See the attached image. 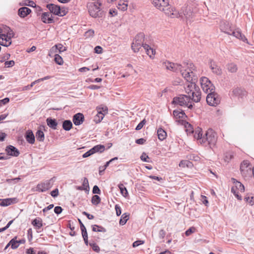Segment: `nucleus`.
<instances>
[{"label": "nucleus", "instance_id": "nucleus-1", "mask_svg": "<svg viewBox=\"0 0 254 254\" xmlns=\"http://www.w3.org/2000/svg\"><path fill=\"white\" fill-rule=\"evenodd\" d=\"M152 3L155 7L164 12L171 18L178 17L179 13L173 8L171 7L169 3V0H152Z\"/></svg>", "mask_w": 254, "mask_h": 254}, {"label": "nucleus", "instance_id": "nucleus-2", "mask_svg": "<svg viewBox=\"0 0 254 254\" xmlns=\"http://www.w3.org/2000/svg\"><path fill=\"white\" fill-rule=\"evenodd\" d=\"M185 91L191 100L195 102H198L201 99V93L198 87H196L194 82H189L185 87Z\"/></svg>", "mask_w": 254, "mask_h": 254}, {"label": "nucleus", "instance_id": "nucleus-3", "mask_svg": "<svg viewBox=\"0 0 254 254\" xmlns=\"http://www.w3.org/2000/svg\"><path fill=\"white\" fill-rule=\"evenodd\" d=\"M191 100L187 95H180L179 96L174 98L172 103L191 109L193 107V105L191 104Z\"/></svg>", "mask_w": 254, "mask_h": 254}, {"label": "nucleus", "instance_id": "nucleus-4", "mask_svg": "<svg viewBox=\"0 0 254 254\" xmlns=\"http://www.w3.org/2000/svg\"><path fill=\"white\" fill-rule=\"evenodd\" d=\"M144 38L145 35L143 33H139L135 36L131 44V49L134 52H138L141 47H143Z\"/></svg>", "mask_w": 254, "mask_h": 254}, {"label": "nucleus", "instance_id": "nucleus-5", "mask_svg": "<svg viewBox=\"0 0 254 254\" xmlns=\"http://www.w3.org/2000/svg\"><path fill=\"white\" fill-rule=\"evenodd\" d=\"M205 136V143L207 142L210 148H212L217 142V136L216 133L213 129H209L206 131Z\"/></svg>", "mask_w": 254, "mask_h": 254}, {"label": "nucleus", "instance_id": "nucleus-6", "mask_svg": "<svg viewBox=\"0 0 254 254\" xmlns=\"http://www.w3.org/2000/svg\"><path fill=\"white\" fill-rule=\"evenodd\" d=\"M200 83L203 91L206 93H208L215 90L214 86L206 77L201 78Z\"/></svg>", "mask_w": 254, "mask_h": 254}, {"label": "nucleus", "instance_id": "nucleus-7", "mask_svg": "<svg viewBox=\"0 0 254 254\" xmlns=\"http://www.w3.org/2000/svg\"><path fill=\"white\" fill-rule=\"evenodd\" d=\"M206 102L210 106H216L220 103V98L214 90L208 93L206 97Z\"/></svg>", "mask_w": 254, "mask_h": 254}, {"label": "nucleus", "instance_id": "nucleus-8", "mask_svg": "<svg viewBox=\"0 0 254 254\" xmlns=\"http://www.w3.org/2000/svg\"><path fill=\"white\" fill-rule=\"evenodd\" d=\"M88 12L93 17H101L103 12L101 11L99 6L95 4H91L88 6Z\"/></svg>", "mask_w": 254, "mask_h": 254}, {"label": "nucleus", "instance_id": "nucleus-9", "mask_svg": "<svg viewBox=\"0 0 254 254\" xmlns=\"http://www.w3.org/2000/svg\"><path fill=\"white\" fill-rule=\"evenodd\" d=\"M179 15L177 17L183 16L187 20H190L192 18L194 15V13L192 8L190 6H186L183 7L182 11L180 12H178Z\"/></svg>", "mask_w": 254, "mask_h": 254}, {"label": "nucleus", "instance_id": "nucleus-10", "mask_svg": "<svg viewBox=\"0 0 254 254\" xmlns=\"http://www.w3.org/2000/svg\"><path fill=\"white\" fill-rule=\"evenodd\" d=\"M163 65L168 70H170L174 72H177L178 71H182V65L181 64L166 61L163 63Z\"/></svg>", "mask_w": 254, "mask_h": 254}, {"label": "nucleus", "instance_id": "nucleus-11", "mask_svg": "<svg viewBox=\"0 0 254 254\" xmlns=\"http://www.w3.org/2000/svg\"><path fill=\"white\" fill-rule=\"evenodd\" d=\"M52 179L38 184L36 187L37 190L44 192L49 190L52 187Z\"/></svg>", "mask_w": 254, "mask_h": 254}, {"label": "nucleus", "instance_id": "nucleus-12", "mask_svg": "<svg viewBox=\"0 0 254 254\" xmlns=\"http://www.w3.org/2000/svg\"><path fill=\"white\" fill-rule=\"evenodd\" d=\"M220 28L222 32L228 35L231 34L232 29L230 23L226 21H222L220 24Z\"/></svg>", "mask_w": 254, "mask_h": 254}, {"label": "nucleus", "instance_id": "nucleus-13", "mask_svg": "<svg viewBox=\"0 0 254 254\" xmlns=\"http://www.w3.org/2000/svg\"><path fill=\"white\" fill-rule=\"evenodd\" d=\"M65 51H66V49L63 46L62 44H56L53 47H52L50 50L49 56H51V54H55L58 52L61 53Z\"/></svg>", "mask_w": 254, "mask_h": 254}, {"label": "nucleus", "instance_id": "nucleus-14", "mask_svg": "<svg viewBox=\"0 0 254 254\" xmlns=\"http://www.w3.org/2000/svg\"><path fill=\"white\" fill-rule=\"evenodd\" d=\"M201 132V129L197 128L194 131V137L198 140L199 143L204 145L205 144V137L204 136L202 137V133Z\"/></svg>", "mask_w": 254, "mask_h": 254}, {"label": "nucleus", "instance_id": "nucleus-15", "mask_svg": "<svg viewBox=\"0 0 254 254\" xmlns=\"http://www.w3.org/2000/svg\"><path fill=\"white\" fill-rule=\"evenodd\" d=\"M5 151L8 155L15 157H17L20 154L19 150L12 145L7 146L6 147Z\"/></svg>", "mask_w": 254, "mask_h": 254}, {"label": "nucleus", "instance_id": "nucleus-16", "mask_svg": "<svg viewBox=\"0 0 254 254\" xmlns=\"http://www.w3.org/2000/svg\"><path fill=\"white\" fill-rule=\"evenodd\" d=\"M11 43V38L8 37L5 34H0V45L8 47Z\"/></svg>", "mask_w": 254, "mask_h": 254}, {"label": "nucleus", "instance_id": "nucleus-17", "mask_svg": "<svg viewBox=\"0 0 254 254\" xmlns=\"http://www.w3.org/2000/svg\"><path fill=\"white\" fill-rule=\"evenodd\" d=\"M84 121V117L81 113H77L73 117L72 121L75 126L80 125Z\"/></svg>", "mask_w": 254, "mask_h": 254}, {"label": "nucleus", "instance_id": "nucleus-18", "mask_svg": "<svg viewBox=\"0 0 254 254\" xmlns=\"http://www.w3.org/2000/svg\"><path fill=\"white\" fill-rule=\"evenodd\" d=\"M209 66L213 73L219 75H221L222 73V69L215 62L211 61L209 63Z\"/></svg>", "mask_w": 254, "mask_h": 254}, {"label": "nucleus", "instance_id": "nucleus-19", "mask_svg": "<svg viewBox=\"0 0 254 254\" xmlns=\"http://www.w3.org/2000/svg\"><path fill=\"white\" fill-rule=\"evenodd\" d=\"M41 20L45 23H52L54 22L52 14L49 12H44L41 15Z\"/></svg>", "mask_w": 254, "mask_h": 254}, {"label": "nucleus", "instance_id": "nucleus-20", "mask_svg": "<svg viewBox=\"0 0 254 254\" xmlns=\"http://www.w3.org/2000/svg\"><path fill=\"white\" fill-rule=\"evenodd\" d=\"M31 223L38 233L41 232L39 230L43 226L42 220L41 218L38 217L32 220Z\"/></svg>", "mask_w": 254, "mask_h": 254}, {"label": "nucleus", "instance_id": "nucleus-21", "mask_svg": "<svg viewBox=\"0 0 254 254\" xmlns=\"http://www.w3.org/2000/svg\"><path fill=\"white\" fill-rule=\"evenodd\" d=\"M47 7L50 11V13H53V14L58 15L60 14V7L55 5L54 4H48L47 5Z\"/></svg>", "mask_w": 254, "mask_h": 254}, {"label": "nucleus", "instance_id": "nucleus-22", "mask_svg": "<svg viewBox=\"0 0 254 254\" xmlns=\"http://www.w3.org/2000/svg\"><path fill=\"white\" fill-rule=\"evenodd\" d=\"M182 76L184 78L189 82H192L193 76H194L193 72L192 71L191 72L185 70L184 71H181Z\"/></svg>", "mask_w": 254, "mask_h": 254}, {"label": "nucleus", "instance_id": "nucleus-23", "mask_svg": "<svg viewBox=\"0 0 254 254\" xmlns=\"http://www.w3.org/2000/svg\"><path fill=\"white\" fill-rule=\"evenodd\" d=\"M31 10L30 8L27 7H22L20 8L18 11V15L22 18H24L28 15Z\"/></svg>", "mask_w": 254, "mask_h": 254}, {"label": "nucleus", "instance_id": "nucleus-24", "mask_svg": "<svg viewBox=\"0 0 254 254\" xmlns=\"http://www.w3.org/2000/svg\"><path fill=\"white\" fill-rule=\"evenodd\" d=\"M25 138L26 141L30 144H33L35 142V136L34 135L31 130H28L26 132Z\"/></svg>", "mask_w": 254, "mask_h": 254}, {"label": "nucleus", "instance_id": "nucleus-25", "mask_svg": "<svg viewBox=\"0 0 254 254\" xmlns=\"http://www.w3.org/2000/svg\"><path fill=\"white\" fill-rule=\"evenodd\" d=\"M230 35H233L234 37L240 39L243 41H245L247 40L246 37L243 35L241 32L238 29H236L235 30H232L231 34Z\"/></svg>", "mask_w": 254, "mask_h": 254}, {"label": "nucleus", "instance_id": "nucleus-26", "mask_svg": "<svg viewBox=\"0 0 254 254\" xmlns=\"http://www.w3.org/2000/svg\"><path fill=\"white\" fill-rule=\"evenodd\" d=\"M47 125L53 129H56L57 128L58 123L55 119L48 118L46 120Z\"/></svg>", "mask_w": 254, "mask_h": 254}, {"label": "nucleus", "instance_id": "nucleus-27", "mask_svg": "<svg viewBox=\"0 0 254 254\" xmlns=\"http://www.w3.org/2000/svg\"><path fill=\"white\" fill-rule=\"evenodd\" d=\"M226 68L229 72L236 73L238 70V66L234 63H229L226 64Z\"/></svg>", "mask_w": 254, "mask_h": 254}, {"label": "nucleus", "instance_id": "nucleus-28", "mask_svg": "<svg viewBox=\"0 0 254 254\" xmlns=\"http://www.w3.org/2000/svg\"><path fill=\"white\" fill-rule=\"evenodd\" d=\"M143 48L145 50L147 55H148L150 58L153 59L155 54V50L146 44H144Z\"/></svg>", "mask_w": 254, "mask_h": 254}, {"label": "nucleus", "instance_id": "nucleus-29", "mask_svg": "<svg viewBox=\"0 0 254 254\" xmlns=\"http://www.w3.org/2000/svg\"><path fill=\"white\" fill-rule=\"evenodd\" d=\"M249 166V163L248 161H243V162L241 164L240 169L242 174H246V173L249 169L248 168Z\"/></svg>", "mask_w": 254, "mask_h": 254}, {"label": "nucleus", "instance_id": "nucleus-30", "mask_svg": "<svg viewBox=\"0 0 254 254\" xmlns=\"http://www.w3.org/2000/svg\"><path fill=\"white\" fill-rule=\"evenodd\" d=\"M232 181L233 183L235 184V187H234L235 189L239 190L241 192H244L245 190V187L244 185L240 183V182L237 181L235 179L232 178Z\"/></svg>", "mask_w": 254, "mask_h": 254}, {"label": "nucleus", "instance_id": "nucleus-31", "mask_svg": "<svg viewBox=\"0 0 254 254\" xmlns=\"http://www.w3.org/2000/svg\"><path fill=\"white\" fill-rule=\"evenodd\" d=\"M157 135L158 139L161 141H163L166 138L167 133L162 128H159L157 130Z\"/></svg>", "mask_w": 254, "mask_h": 254}, {"label": "nucleus", "instance_id": "nucleus-32", "mask_svg": "<svg viewBox=\"0 0 254 254\" xmlns=\"http://www.w3.org/2000/svg\"><path fill=\"white\" fill-rule=\"evenodd\" d=\"M72 127V122L70 120H65L63 123V128L66 131L69 130Z\"/></svg>", "mask_w": 254, "mask_h": 254}, {"label": "nucleus", "instance_id": "nucleus-33", "mask_svg": "<svg viewBox=\"0 0 254 254\" xmlns=\"http://www.w3.org/2000/svg\"><path fill=\"white\" fill-rule=\"evenodd\" d=\"M13 198L0 199V205L6 206L10 205L13 202Z\"/></svg>", "mask_w": 254, "mask_h": 254}, {"label": "nucleus", "instance_id": "nucleus-34", "mask_svg": "<svg viewBox=\"0 0 254 254\" xmlns=\"http://www.w3.org/2000/svg\"><path fill=\"white\" fill-rule=\"evenodd\" d=\"M129 214L127 213H124L121 217L119 223L121 225H125L129 219Z\"/></svg>", "mask_w": 254, "mask_h": 254}, {"label": "nucleus", "instance_id": "nucleus-35", "mask_svg": "<svg viewBox=\"0 0 254 254\" xmlns=\"http://www.w3.org/2000/svg\"><path fill=\"white\" fill-rule=\"evenodd\" d=\"M117 7L118 9L122 11H125L127 9V2H126L123 0H120Z\"/></svg>", "mask_w": 254, "mask_h": 254}, {"label": "nucleus", "instance_id": "nucleus-36", "mask_svg": "<svg viewBox=\"0 0 254 254\" xmlns=\"http://www.w3.org/2000/svg\"><path fill=\"white\" fill-rule=\"evenodd\" d=\"M105 150V146L103 145H97L91 148L93 154L96 152H102Z\"/></svg>", "mask_w": 254, "mask_h": 254}, {"label": "nucleus", "instance_id": "nucleus-37", "mask_svg": "<svg viewBox=\"0 0 254 254\" xmlns=\"http://www.w3.org/2000/svg\"><path fill=\"white\" fill-rule=\"evenodd\" d=\"M36 136L37 139L39 141H43L45 139L44 133L41 130H38L36 133Z\"/></svg>", "mask_w": 254, "mask_h": 254}, {"label": "nucleus", "instance_id": "nucleus-38", "mask_svg": "<svg viewBox=\"0 0 254 254\" xmlns=\"http://www.w3.org/2000/svg\"><path fill=\"white\" fill-rule=\"evenodd\" d=\"M96 110L98 114H106L108 112V108L104 106H100L96 108Z\"/></svg>", "mask_w": 254, "mask_h": 254}, {"label": "nucleus", "instance_id": "nucleus-39", "mask_svg": "<svg viewBox=\"0 0 254 254\" xmlns=\"http://www.w3.org/2000/svg\"><path fill=\"white\" fill-rule=\"evenodd\" d=\"M118 187L122 194L124 196L126 197L128 195V192L126 188L122 184H119Z\"/></svg>", "mask_w": 254, "mask_h": 254}, {"label": "nucleus", "instance_id": "nucleus-40", "mask_svg": "<svg viewBox=\"0 0 254 254\" xmlns=\"http://www.w3.org/2000/svg\"><path fill=\"white\" fill-rule=\"evenodd\" d=\"M92 231L94 232H105L106 229L102 226H98L97 225H93L92 226Z\"/></svg>", "mask_w": 254, "mask_h": 254}, {"label": "nucleus", "instance_id": "nucleus-41", "mask_svg": "<svg viewBox=\"0 0 254 254\" xmlns=\"http://www.w3.org/2000/svg\"><path fill=\"white\" fill-rule=\"evenodd\" d=\"M242 93V90L239 87L235 88L232 91V95L234 96H239Z\"/></svg>", "mask_w": 254, "mask_h": 254}, {"label": "nucleus", "instance_id": "nucleus-42", "mask_svg": "<svg viewBox=\"0 0 254 254\" xmlns=\"http://www.w3.org/2000/svg\"><path fill=\"white\" fill-rule=\"evenodd\" d=\"M101 198L97 195H94L92 196L91 199V202L93 204L95 205H97L98 204L100 203Z\"/></svg>", "mask_w": 254, "mask_h": 254}, {"label": "nucleus", "instance_id": "nucleus-43", "mask_svg": "<svg viewBox=\"0 0 254 254\" xmlns=\"http://www.w3.org/2000/svg\"><path fill=\"white\" fill-rule=\"evenodd\" d=\"M16 237H15L14 238L11 239L9 242L11 248L13 249H16L19 247L18 241L16 240Z\"/></svg>", "mask_w": 254, "mask_h": 254}, {"label": "nucleus", "instance_id": "nucleus-44", "mask_svg": "<svg viewBox=\"0 0 254 254\" xmlns=\"http://www.w3.org/2000/svg\"><path fill=\"white\" fill-rule=\"evenodd\" d=\"M55 62L59 65H62L64 63L62 58L59 54L55 55Z\"/></svg>", "mask_w": 254, "mask_h": 254}, {"label": "nucleus", "instance_id": "nucleus-45", "mask_svg": "<svg viewBox=\"0 0 254 254\" xmlns=\"http://www.w3.org/2000/svg\"><path fill=\"white\" fill-rule=\"evenodd\" d=\"M82 187H83V188H84V190L89 191V184H88V181L86 178H84Z\"/></svg>", "mask_w": 254, "mask_h": 254}, {"label": "nucleus", "instance_id": "nucleus-46", "mask_svg": "<svg viewBox=\"0 0 254 254\" xmlns=\"http://www.w3.org/2000/svg\"><path fill=\"white\" fill-rule=\"evenodd\" d=\"M105 115V114H100V113L98 114L97 113V114L95 118V121L97 123L100 122L104 118Z\"/></svg>", "mask_w": 254, "mask_h": 254}, {"label": "nucleus", "instance_id": "nucleus-47", "mask_svg": "<svg viewBox=\"0 0 254 254\" xmlns=\"http://www.w3.org/2000/svg\"><path fill=\"white\" fill-rule=\"evenodd\" d=\"M231 192L235 195L238 200H242V197L239 194V192L237 191L234 187L231 188Z\"/></svg>", "mask_w": 254, "mask_h": 254}, {"label": "nucleus", "instance_id": "nucleus-48", "mask_svg": "<svg viewBox=\"0 0 254 254\" xmlns=\"http://www.w3.org/2000/svg\"><path fill=\"white\" fill-rule=\"evenodd\" d=\"M196 229L194 227H191L188 230H187L185 232V235L187 236H189L192 233L195 232Z\"/></svg>", "mask_w": 254, "mask_h": 254}, {"label": "nucleus", "instance_id": "nucleus-49", "mask_svg": "<svg viewBox=\"0 0 254 254\" xmlns=\"http://www.w3.org/2000/svg\"><path fill=\"white\" fill-rule=\"evenodd\" d=\"M89 245L92 247V249L94 251L97 253H99L100 252V249L99 247L95 243H89Z\"/></svg>", "mask_w": 254, "mask_h": 254}, {"label": "nucleus", "instance_id": "nucleus-50", "mask_svg": "<svg viewBox=\"0 0 254 254\" xmlns=\"http://www.w3.org/2000/svg\"><path fill=\"white\" fill-rule=\"evenodd\" d=\"M146 123V120L145 119H143L142 121H141L138 125L136 126L135 129L137 130H139L141 129L142 127L144 126L145 124Z\"/></svg>", "mask_w": 254, "mask_h": 254}, {"label": "nucleus", "instance_id": "nucleus-51", "mask_svg": "<svg viewBox=\"0 0 254 254\" xmlns=\"http://www.w3.org/2000/svg\"><path fill=\"white\" fill-rule=\"evenodd\" d=\"M233 157V155L231 152H227L225 155V160L229 162Z\"/></svg>", "mask_w": 254, "mask_h": 254}, {"label": "nucleus", "instance_id": "nucleus-52", "mask_svg": "<svg viewBox=\"0 0 254 254\" xmlns=\"http://www.w3.org/2000/svg\"><path fill=\"white\" fill-rule=\"evenodd\" d=\"M173 115L174 116L178 117V118H182L184 113L182 112H179L178 111L174 110L173 111Z\"/></svg>", "mask_w": 254, "mask_h": 254}, {"label": "nucleus", "instance_id": "nucleus-53", "mask_svg": "<svg viewBox=\"0 0 254 254\" xmlns=\"http://www.w3.org/2000/svg\"><path fill=\"white\" fill-rule=\"evenodd\" d=\"M140 159L142 161H144V162H149V161L148 160L149 159V157L145 153H143L141 155V156H140Z\"/></svg>", "mask_w": 254, "mask_h": 254}, {"label": "nucleus", "instance_id": "nucleus-54", "mask_svg": "<svg viewBox=\"0 0 254 254\" xmlns=\"http://www.w3.org/2000/svg\"><path fill=\"white\" fill-rule=\"evenodd\" d=\"M245 200L251 205L254 204V199L253 197H251V198L250 197H246L245 198Z\"/></svg>", "mask_w": 254, "mask_h": 254}, {"label": "nucleus", "instance_id": "nucleus-55", "mask_svg": "<svg viewBox=\"0 0 254 254\" xmlns=\"http://www.w3.org/2000/svg\"><path fill=\"white\" fill-rule=\"evenodd\" d=\"M7 32L6 34H5V35L6 36H7L8 37L11 38L12 37H13L14 36V33L13 32V31L11 29H10L9 27H7Z\"/></svg>", "mask_w": 254, "mask_h": 254}, {"label": "nucleus", "instance_id": "nucleus-56", "mask_svg": "<svg viewBox=\"0 0 254 254\" xmlns=\"http://www.w3.org/2000/svg\"><path fill=\"white\" fill-rule=\"evenodd\" d=\"M4 64L6 67H12L14 65V62L12 60L6 61L4 63Z\"/></svg>", "mask_w": 254, "mask_h": 254}, {"label": "nucleus", "instance_id": "nucleus-57", "mask_svg": "<svg viewBox=\"0 0 254 254\" xmlns=\"http://www.w3.org/2000/svg\"><path fill=\"white\" fill-rule=\"evenodd\" d=\"M115 210L117 215L118 216H120L122 213V210L121 207L118 204H116Z\"/></svg>", "mask_w": 254, "mask_h": 254}, {"label": "nucleus", "instance_id": "nucleus-58", "mask_svg": "<svg viewBox=\"0 0 254 254\" xmlns=\"http://www.w3.org/2000/svg\"><path fill=\"white\" fill-rule=\"evenodd\" d=\"M94 30L90 29L85 32V36L86 37H92L94 35Z\"/></svg>", "mask_w": 254, "mask_h": 254}, {"label": "nucleus", "instance_id": "nucleus-59", "mask_svg": "<svg viewBox=\"0 0 254 254\" xmlns=\"http://www.w3.org/2000/svg\"><path fill=\"white\" fill-rule=\"evenodd\" d=\"M92 192L94 194H100L101 190L97 186H94L93 188Z\"/></svg>", "mask_w": 254, "mask_h": 254}, {"label": "nucleus", "instance_id": "nucleus-60", "mask_svg": "<svg viewBox=\"0 0 254 254\" xmlns=\"http://www.w3.org/2000/svg\"><path fill=\"white\" fill-rule=\"evenodd\" d=\"M143 244H144L143 241H141V240L136 241L134 242H133V243L132 244V247L135 248V247H138V246L142 245Z\"/></svg>", "mask_w": 254, "mask_h": 254}, {"label": "nucleus", "instance_id": "nucleus-61", "mask_svg": "<svg viewBox=\"0 0 254 254\" xmlns=\"http://www.w3.org/2000/svg\"><path fill=\"white\" fill-rule=\"evenodd\" d=\"M62 211L63 209L61 206H56L54 208V212L57 214H60Z\"/></svg>", "mask_w": 254, "mask_h": 254}, {"label": "nucleus", "instance_id": "nucleus-62", "mask_svg": "<svg viewBox=\"0 0 254 254\" xmlns=\"http://www.w3.org/2000/svg\"><path fill=\"white\" fill-rule=\"evenodd\" d=\"M189 163L190 162L187 160L181 161L179 163V166L182 167H184L185 166H188Z\"/></svg>", "mask_w": 254, "mask_h": 254}, {"label": "nucleus", "instance_id": "nucleus-63", "mask_svg": "<svg viewBox=\"0 0 254 254\" xmlns=\"http://www.w3.org/2000/svg\"><path fill=\"white\" fill-rule=\"evenodd\" d=\"M92 154H93V153L91 149L89 151H88L86 152H85V153H84L82 155V157L83 158H86V157L90 156V155H91Z\"/></svg>", "mask_w": 254, "mask_h": 254}, {"label": "nucleus", "instance_id": "nucleus-64", "mask_svg": "<svg viewBox=\"0 0 254 254\" xmlns=\"http://www.w3.org/2000/svg\"><path fill=\"white\" fill-rule=\"evenodd\" d=\"M59 194V190L58 189H56L51 192V195L54 197H57Z\"/></svg>", "mask_w": 254, "mask_h": 254}]
</instances>
